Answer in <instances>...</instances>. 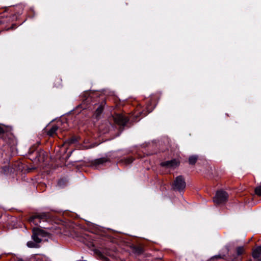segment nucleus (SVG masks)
Returning <instances> with one entry per match:
<instances>
[{
    "label": "nucleus",
    "instance_id": "obj_1",
    "mask_svg": "<svg viewBox=\"0 0 261 261\" xmlns=\"http://www.w3.org/2000/svg\"><path fill=\"white\" fill-rule=\"evenodd\" d=\"M49 218V216L46 213H38L31 216L29 222L32 225L38 226L42 221L45 222Z\"/></svg>",
    "mask_w": 261,
    "mask_h": 261
},
{
    "label": "nucleus",
    "instance_id": "obj_2",
    "mask_svg": "<svg viewBox=\"0 0 261 261\" xmlns=\"http://www.w3.org/2000/svg\"><path fill=\"white\" fill-rule=\"evenodd\" d=\"M33 234L32 238L34 242L40 243L43 238L47 237V233L38 227H34L32 229Z\"/></svg>",
    "mask_w": 261,
    "mask_h": 261
},
{
    "label": "nucleus",
    "instance_id": "obj_3",
    "mask_svg": "<svg viewBox=\"0 0 261 261\" xmlns=\"http://www.w3.org/2000/svg\"><path fill=\"white\" fill-rule=\"evenodd\" d=\"M227 193L223 190L218 191L213 198L214 202L216 204H220L225 203L228 199Z\"/></svg>",
    "mask_w": 261,
    "mask_h": 261
},
{
    "label": "nucleus",
    "instance_id": "obj_4",
    "mask_svg": "<svg viewBox=\"0 0 261 261\" xmlns=\"http://www.w3.org/2000/svg\"><path fill=\"white\" fill-rule=\"evenodd\" d=\"M186 187V182L184 177L180 175L175 178L173 184V188L174 190L180 191L185 189Z\"/></svg>",
    "mask_w": 261,
    "mask_h": 261
},
{
    "label": "nucleus",
    "instance_id": "obj_5",
    "mask_svg": "<svg viewBox=\"0 0 261 261\" xmlns=\"http://www.w3.org/2000/svg\"><path fill=\"white\" fill-rule=\"evenodd\" d=\"M115 122L120 125L124 126L128 121V118L123 114H116L114 116Z\"/></svg>",
    "mask_w": 261,
    "mask_h": 261
},
{
    "label": "nucleus",
    "instance_id": "obj_6",
    "mask_svg": "<svg viewBox=\"0 0 261 261\" xmlns=\"http://www.w3.org/2000/svg\"><path fill=\"white\" fill-rule=\"evenodd\" d=\"M61 121L58 122L56 125H53L51 127L46 131L47 135L49 137H54L56 135V132L58 129L64 130L66 128L64 126L63 128H60L59 125L61 124Z\"/></svg>",
    "mask_w": 261,
    "mask_h": 261
},
{
    "label": "nucleus",
    "instance_id": "obj_7",
    "mask_svg": "<svg viewBox=\"0 0 261 261\" xmlns=\"http://www.w3.org/2000/svg\"><path fill=\"white\" fill-rule=\"evenodd\" d=\"M179 165V162L176 159L161 163V165L168 168L174 169Z\"/></svg>",
    "mask_w": 261,
    "mask_h": 261
},
{
    "label": "nucleus",
    "instance_id": "obj_8",
    "mask_svg": "<svg viewBox=\"0 0 261 261\" xmlns=\"http://www.w3.org/2000/svg\"><path fill=\"white\" fill-rule=\"evenodd\" d=\"M146 109H147V111L146 112H145L144 110L140 111V106L138 107L137 108V110H136V112L134 114V117L136 118L138 117L139 116H138L139 114L140 116H142V117H144V116H146L148 113L151 112V111H152V109H149L148 107L146 108Z\"/></svg>",
    "mask_w": 261,
    "mask_h": 261
},
{
    "label": "nucleus",
    "instance_id": "obj_9",
    "mask_svg": "<svg viewBox=\"0 0 261 261\" xmlns=\"http://www.w3.org/2000/svg\"><path fill=\"white\" fill-rule=\"evenodd\" d=\"M252 255L254 258L259 259L261 255V246H258L254 248L253 250Z\"/></svg>",
    "mask_w": 261,
    "mask_h": 261
},
{
    "label": "nucleus",
    "instance_id": "obj_10",
    "mask_svg": "<svg viewBox=\"0 0 261 261\" xmlns=\"http://www.w3.org/2000/svg\"><path fill=\"white\" fill-rule=\"evenodd\" d=\"M108 161V160L106 158H101L95 160L94 162L95 165L102 164Z\"/></svg>",
    "mask_w": 261,
    "mask_h": 261
},
{
    "label": "nucleus",
    "instance_id": "obj_11",
    "mask_svg": "<svg viewBox=\"0 0 261 261\" xmlns=\"http://www.w3.org/2000/svg\"><path fill=\"white\" fill-rule=\"evenodd\" d=\"M27 246L29 248H38L39 245V243L36 242L29 241L27 243Z\"/></svg>",
    "mask_w": 261,
    "mask_h": 261
},
{
    "label": "nucleus",
    "instance_id": "obj_12",
    "mask_svg": "<svg viewBox=\"0 0 261 261\" xmlns=\"http://www.w3.org/2000/svg\"><path fill=\"white\" fill-rule=\"evenodd\" d=\"M197 160V156L196 155H192L189 159V163L191 165H194L195 164Z\"/></svg>",
    "mask_w": 261,
    "mask_h": 261
},
{
    "label": "nucleus",
    "instance_id": "obj_13",
    "mask_svg": "<svg viewBox=\"0 0 261 261\" xmlns=\"http://www.w3.org/2000/svg\"><path fill=\"white\" fill-rule=\"evenodd\" d=\"M236 251L238 255H240L244 253L245 252V249L243 246L238 247L236 248Z\"/></svg>",
    "mask_w": 261,
    "mask_h": 261
},
{
    "label": "nucleus",
    "instance_id": "obj_14",
    "mask_svg": "<svg viewBox=\"0 0 261 261\" xmlns=\"http://www.w3.org/2000/svg\"><path fill=\"white\" fill-rule=\"evenodd\" d=\"M103 111V107L101 106H99L97 109H96L95 114L96 115V117H98L99 116L101 113H102Z\"/></svg>",
    "mask_w": 261,
    "mask_h": 261
},
{
    "label": "nucleus",
    "instance_id": "obj_15",
    "mask_svg": "<svg viewBox=\"0 0 261 261\" xmlns=\"http://www.w3.org/2000/svg\"><path fill=\"white\" fill-rule=\"evenodd\" d=\"M255 193L258 196H261V186H258L255 188Z\"/></svg>",
    "mask_w": 261,
    "mask_h": 261
},
{
    "label": "nucleus",
    "instance_id": "obj_16",
    "mask_svg": "<svg viewBox=\"0 0 261 261\" xmlns=\"http://www.w3.org/2000/svg\"><path fill=\"white\" fill-rule=\"evenodd\" d=\"M133 160L132 158H129L126 159V164H130V163L133 162Z\"/></svg>",
    "mask_w": 261,
    "mask_h": 261
},
{
    "label": "nucleus",
    "instance_id": "obj_17",
    "mask_svg": "<svg viewBox=\"0 0 261 261\" xmlns=\"http://www.w3.org/2000/svg\"><path fill=\"white\" fill-rule=\"evenodd\" d=\"M57 83L59 84V85H60L61 84V80L60 79H57Z\"/></svg>",
    "mask_w": 261,
    "mask_h": 261
},
{
    "label": "nucleus",
    "instance_id": "obj_18",
    "mask_svg": "<svg viewBox=\"0 0 261 261\" xmlns=\"http://www.w3.org/2000/svg\"><path fill=\"white\" fill-rule=\"evenodd\" d=\"M4 132V129L3 128L0 126V133H3Z\"/></svg>",
    "mask_w": 261,
    "mask_h": 261
},
{
    "label": "nucleus",
    "instance_id": "obj_19",
    "mask_svg": "<svg viewBox=\"0 0 261 261\" xmlns=\"http://www.w3.org/2000/svg\"><path fill=\"white\" fill-rule=\"evenodd\" d=\"M17 261H23V260L22 259H18Z\"/></svg>",
    "mask_w": 261,
    "mask_h": 261
},
{
    "label": "nucleus",
    "instance_id": "obj_20",
    "mask_svg": "<svg viewBox=\"0 0 261 261\" xmlns=\"http://www.w3.org/2000/svg\"><path fill=\"white\" fill-rule=\"evenodd\" d=\"M3 23V21L0 20V24H1Z\"/></svg>",
    "mask_w": 261,
    "mask_h": 261
},
{
    "label": "nucleus",
    "instance_id": "obj_21",
    "mask_svg": "<svg viewBox=\"0 0 261 261\" xmlns=\"http://www.w3.org/2000/svg\"><path fill=\"white\" fill-rule=\"evenodd\" d=\"M63 124H64V125H66V124H67V123H66V122H64V123H63Z\"/></svg>",
    "mask_w": 261,
    "mask_h": 261
},
{
    "label": "nucleus",
    "instance_id": "obj_22",
    "mask_svg": "<svg viewBox=\"0 0 261 261\" xmlns=\"http://www.w3.org/2000/svg\"><path fill=\"white\" fill-rule=\"evenodd\" d=\"M217 257H219V258H221V257L220 256H218ZM223 257H222V258H223Z\"/></svg>",
    "mask_w": 261,
    "mask_h": 261
},
{
    "label": "nucleus",
    "instance_id": "obj_23",
    "mask_svg": "<svg viewBox=\"0 0 261 261\" xmlns=\"http://www.w3.org/2000/svg\"><path fill=\"white\" fill-rule=\"evenodd\" d=\"M247 261H251V260H247Z\"/></svg>",
    "mask_w": 261,
    "mask_h": 261
}]
</instances>
